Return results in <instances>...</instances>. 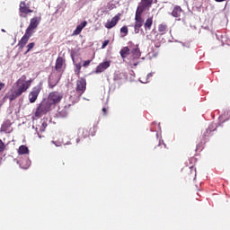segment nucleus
I'll list each match as a JSON object with an SVG mask.
<instances>
[{
	"mask_svg": "<svg viewBox=\"0 0 230 230\" xmlns=\"http://www.w3.org/2000/svg\"><path fill=\"white\" fill-rule=\"evenodd\" d=\"M39 24H40L39 18L33 17L32 19H31L30 24L27 27L25 31L31 35H33V33L35 32V30H37V28L39 27Z\"/></svg>",
	"mask_w": 230,
	"mask_h": 230,
	"instance_id": "obj_8",
	"label": "nucleus"
},
{
	"mask_svg": "<svg viewBox=\"0 0 230 230\" xmlns=\"http://www.w3.org/2000/svg\"><path fill=\"white\" fill-rule=\"evenodd\" d=\"M102 112H103L104 116H106L107 115V108H102Z\"/></svg>",
	"mask_w": 230,
	"mask_h": 230,
	"instance_id": "obj_35",
	"label": "nucleus"
},
{
	"mask_svg": "<svg viewBox=\"0 0 230 230\" xmlns=\"http://www.w3.org/2000/svg\"><path fill=\"white\" fill-rule=\"evenodd\" d=\"M15 89L9 95L10 102L17 100L23 93H27L28 89L31 87V80H28L26 75H22L14 84Z\"/></svg>",
	"mask_w": 230,
	"mask_h": 230,
	"instance_id": "obj_1",
	"label": "nucleus"
},
{
	"mask_svg": "<svg viewBox=\"0 0 230 230\" xmlns=\"http://www.w3.org/2000/svg\"><path fill=\"white\" fill-rule=\"evenodd\" d=\"M120 33L124 34L123 37H127V35H128V27L123 26L120 28Z\"/></svg>",
	"mask_w": 230,
	"mask_h": 230,
	"instance_id": "obj_27",
	"label": "nucleus"
},
{
	"mask_svg": "<svg viewBox=\"0 0 230 230\" xmlns=\"http://www.w3.org/2000/svg\"><path fill=\"white\" fill-rule=\"evenodd\" d=\"M0 132L10 134V132H12V122L10 120H5L1 126Z\"/></svg>",
	"mask_w": 230,
	"mask_h": 230,
	"instance_id": "obj_13",
	"label": "nucleus"
},
{
	"mask_svg": "<svg viewBox=\"0 0 230 230\" xmlns=\"http://www.w3.org/2000/svg\"><path fill=\"white\" fill-rule=\"evenodd\" d=\"M129 65H130L131 66H138V65H139V62L129 61Z\"/></svg>",
	"mask_w": 230,
	"mask_h": 230,
	"instance_id": "obj_33",
	"label": "nucleus"
},
{
	"mask_svg": "<svg viewBox=\"0 0 230 230\" xmlns=\"http://www.w3.org/2000/svg\"><path fill=\"white\" fill-rule=\"evenodd\" d=\"M76 143H77V144L80 143V137H77V138H76Z\"/></svg>",
	"mask_w": 230,
	"mask_h": 230,
	"instance_id": "obj_39",
	"label": "nucleus"
},
{
	"mask_svg": "<svg viewBox=\"0 0 230 230\" xmlns=\"http://www.w3.org/2000/svg\"><path fill=\"white\" fill-rule=\"evenodd\" d=\"M216 3H224V1H226V0H215Z\"/></svg>",
	"mask_w": 230,
	"mask_h": 230,
	"instance_id": "obj_37",
	"label": "nucleus"
},
{
	"mask_svg": "<svg viewBox=\"0 0 230 230\" xmlns=\"http://www.w3.org/2000/svg\"><path fill=\"white\" fill-rule=\"evenodd\" d=\"M40 91H42V84H38L32 88L31 92L29 93L30 103H35V102H37Z\"/></svg>",
	"mask_w": 230,
	"mask_h": 230,
	"instance_id": "obj_6",
	"label": "nucleus"
},
{
	"mask_svg": "<svg viewBox=\"0 0 230 230\" xmlns=\"http://www.w3.org/2000/svg\"><path fill=\"white\" fill-rule=\"evenodd\" d=\"M6 150V146L4 145V142L0 139V154L4 152Z\"/></svg>",
	"mask_w": 230,
	"mask_h": 230,
	"instance_id": "obj_29",
	"label": "nucleus"
},
{
	"mask_svg": "<svg viewBox=\"0 0 230 230\" xmlns=\"http://www.w3.org/2000/svg\"><path fill=\"white\" fill-rule=\"evenodd\" d=\"M47 127H48V122L45 119H42L40 121V126H39V128H36V130L39 132H45ZM39 132H38L39 137H42Z\"/></svg>",
	"mask_w": 230,
	"mask_h": 230,
	"instance_id": "obj_17",
	"label": "nucleus"
},
{
	"mask_svg": "<svg viewBox=\"0 0 230 230\" xmlns=\"http://www.w3.org/2000/svg\"><path fill=\"white\" fill-rule=\"evenodd\" d=\"M4 83L0 81V91H3V89H4Z\"/></svg>",
	"mask_w": 230,
	"mask_h": 230,
	"instance_id": "obj_34",
	"label": "nucleus"
},
{
	"mask_svg": "<svg viewBox=\"0 0 230 230\" xmlns=\"http://www.w3.org/2000/svg\"><path fill=\"white\" fill-rule=\"evenodd\" d=\"M190 172H193V170H195V167L190 166Z\"/></svg>",
	"mask_w": 230,
	"mask_h": 230,
	"instance_id": "obj_38",
	"label": "nucleus"
},
{
	"mask_svg": "<svg viewBox=\"0 0 230 230\" xmlns=\"http://www.w3.org/2000/svg\"><path fill=\"white\" fill-rule=\"evenodd\" d=\"M33 48H35V42L29 43L27 45V51H26V53H30V51L32 50Z\"/></svg>",
	"mask_w": 230,
	"mask_h": 230,
	"instance_id": "obj_28",
	"label": "nucleus"
},
{
	"mask_svg": "<svg viewBox=\"0 0 230 230\" xmlns=\"http://www.w3.org/2000/svg\"><path fill=\"white\" fill-rule=\"evenodd\" d=\"M60 80V78L56 79L55 81H53L51 78L49 81V85L50 89H53V87H55L57 85V84H58V81Z\"/></svg>",
	"mask_w": 230,
	"mask_h": 230,
	"instance_id": "obj_26",
	"label": "nucleus"
},
{
	"mask_svg": "<svg viewBox=\"0 0 230 230\" xmlns=\"http://www.w3.org/2000/svg\"><path fill=\"white\" fill-rule=\"evenodd\" d=\"M87 89V81L85 78L81 77L79 80L76 82V88L75 91L79 96H82L84 93H85V90Z\"/></svg>",
	"mask_w": 230,
	"mask_h": 230,
	"instance_id": "obj_7",
	"label": "nucleus"
},
{
	"mask_svg": "<svg viewBox=\"0 0 230 230\" xmlns=\"http://www.w3.org/2000/svg\"><path fill=\"white\" fill-rule=\"evenodd\" d=\"M158 146H161V143H160V144H158Z\"/></svg>",
	"mask_w": 230,
	"mask_h": 230,
	"instance_id": "obj_41",
	"label": "nucleus"
},
{
	"mask_svg": "<svg viewBox=\"0 0 230 230\" xmlns=\"http://www.w3.org/2000/svg\"><path fill=\"white\" fill-rule=\"evenodd\" d=\"M152 24H154V18H147L144 23L145 30H152Z\"/></svg>",
	"mask_w": 230,
	"mask_h": 230,
	"instance_id": "obj_23",
	"label": "nucleus"
},
{
	"mask_svg": "<svg viewBox=\"0 0 230 230\" xmlns=\"http://www.w3.org/2000/svg\"><path fill=\"white\" fill-rule=\"evenodd\" d=\"M158 31L161 35H165L168 32V25L166 23H161L158 26Z\"/></svg>",
	"mask_w": 230,
	"mask_h": 230,
	"instance_id": "obj_24",
	"label": "nucleus"
},
{
	"mask_svg": "<svg viewBox=\"0 0 230 230\" xmlns=\"http://www.w3.org/2000/svg\"><path fill=\"white\" fill-rule=\"evenodd\" d=\"M193 177H197V170L194 169V172H192Z\"/></svg>",
	"mask_w": 230,
	"mask_h": 230,
	"instance_id": "obj_36",
	"label": "nucleus"
},
{
	"mask_svg": "<svg viewBox=\"0 0 230 230\" xmlns=\"http://www.w3.org/2000/svg\"><path fill=\"white\" fill-rule=\"evenodd\" d=\"M181 13H182V8H181V6L179 5L174 6L172 12V17H176V18L180 17Z\"/></svg>",
	"mask_w": 230,
	"mask_h": 230,
	"instance_id": "obj_22",
	"label": "nucleus"
},
{
	"mask_svg": "<svg viewBox=\"0 0 230 230\" xmlns=\"http://www.w3.org/2000/svg\"><path fill=\"white\" fill-rule=\"evenodd\" d=\"M150 77H152V74L147 75V78H150Z\"/></svg>",
	"mask_w": 230,
	"mask_h": 230,
	"instance_id": "obj_40",
	"label": "nucleus"
},
{
	"mask_svg": "<svg viewBox=\"0 0 230 230\" xmlns=\"http://www.w3.org/2000/svg\"><path fill=\"white\" fill-rule=\"evenodd\" d=\"M20 167L22 168V170H28L30 166H31V161H30V158H24L20 160Z\"/></svg>",
	"mask_w": 230,
	"mask_h": 230,
	"instance_id": "obj_14",
	"label": "nucleus"
},
{
	"mask_svg": "<svg viewBox=\"0 0 230 230\" xmlns=\"http://www.w3.org/2000/svg\"><path fill=\"white\" fill-rule=\"evenodd\" d=\"M154 0H141L139 5L137 8V12H145V10H150Z\"/></svg>",
	"mask_w": 230,
	"mask_h": 230,
	"instance_id": "obj_9",
	"label": "nucleus"
},
{
	"mask_svg": "<svg viewBox=\"0 0 230 230\" xmlns=\"http://www.w3.org/2000/svg\"><path fill=\"white\" fill-rule=\"evenodd\" d=\"M109 67H111V61H104L99 64V66L95 69V73L97 75L100 73H103V71L109 69Z\"/></svg>",
	"mask_w": 230,
	"mask_h": 230,
	"instance_id": "obj_12",
	"label": "nucleus"
},
{
	"mask_svg": "<svg viewBox=\"0 0 230 230\" xmlns=\"http://www.w3.org/2000/svg\"><path fill=\"white\" fill-rule=\"evenodd\" d=\"M18 155H30V149L28 146L22 145L18 148Z\"/></svg>",
	"mask_w": 230,
	"mask_h": 230,
	"instance_id": "obj_18",
	"label": "nucleus"
},
{
	"mask_svg": "<svg viewBox=\"0 0 230 230\" xmlns=\"http://www.w3.org/2000/svg\"><path fill=\"white\" fill-rule=\"evenodd\" d=\"M62 98H64V94L59 92H51L49 94L48 102L50 105H57V103H60L62 102Z\"/></svg>",
	"mask_w": 230,
	"mask_h": 230,
	"instance_id": "obj_4",
	"label": "nucleus"
},
{
	"mask_svg": "<svg viewBox=\"0 0 230 230\" xmlns=\"http://www.w3.org/2000/svg\"><path fill=\"white\" fill-rule=\"evenodd\" d=\"M70 107H71V105H68V106H65L62 110H59L58 116L60 118H66V116L69 114Z\"/></svg>",
	"mask_w": 230,
	"mask_h": 230,
	"instance_id": "obj_20",
	"label": "nucleus"
},
{
	"mask_svg": "<svg viewBox=\"0 0 230 230\" xmlns=\"http://www.w3.org/2000/svg\"><path fill=\"white\" fill-rule=\"evenodd\" d=\"M121 19V13L116 14L111 20H108L105 23V28L107 30H111V28H114L118 22H119V20Z\"/></svg>",
	"mask_w": 230,
	"mask_h": 230,
	"instance_id": "obj_10",
	"label": "nucleus"
},
{
	"mask_svg": "<svg viewBox=\"0 0 230 230\" xmlns=\"http://www.w3.org/2000/svg\"><path fill=\"white\" fill-rule=\"evenodd\" d=\"M119 55L121 58H127L130 55V49L128 47H123L119 51Z\"/></svg>",
	"mask_w": 230,
	"mask_h": 230,
	"instance_id": "obj_21",
	"label": "nucleus"
},
{
	"mask_svg": "<svg viewBox=\"0 0 230 230\" xmlns=\"http://www.w3.org/2000/svg\"><path fill=\"white\" fill-rule=\"evenodd\" d=\"M86 26H87V22L86 21L82 22L79 25H77V27L74 31V35H80V33H82V30H84Z\"/></svg>",
	"mask_w": 230,
	"mask_h": 230,
	"instance_id": "obj_16",
	"label": "nucleus"
},
{
	"mask_svg": "<svg viewBox=\"0 0 230 230\" xmlns=\"http://www.w3.org/2000/svg\"><path fill=\"white\" fill-rule=\"evenodd\" d=\"M63 66H64V58L58 57L56 60L55 69L56 71H62Z\"/></svg>",
	"mask_w": 230,
	"mask_h": 230,
	"instance_id": "obj_19",
	"label": "nucleus"
},
{
	"mask_svg": "<svg viewBox=\"0 0 230 230\" xmlns=\"http://www.w3.org/2000/svg\"><path fill=\"white\" fill-rule=\"evenodd\" d=\"M109 42H111V40H104L102 45V49H105V48H107V46H109Z\"/></svg>",
	"mask_w": 230,
	"mask_h": 230,
	"instance_id": "obj_30",
	"label": "nucleus"
},
{
	"mask_svg": "<svg viewBox=\"0 0 230 230\" xmlns=\"http://www.w3.org/2000/svg\"><path fill=\"white\" fill-rule=\"evenodd\" d=\"M28 13H33V10L30 8V4H26V2H21L19 4V16L26 19Z\"/></svg>",
	"mask_w": 230,
	"mask_h": 230,
	"instance_id": "obj_5",
	"label": "nucleus"
},
{
	"mask_svg": "<svg viewBox=\"0 0 230 230\" xmlns=\"http://www.w3.org/2000/svg\"><path fill=\"white\" fill-rule=\"evenodd\" d=\"M75 74L76 75V76L78 78H80V73L82 71V64L81 63H77L75 65Z\"/></svg>",
	"mask_w": 230,
	"mask_h": 230,
	"instance_id": "obj_25",
	"label": "nucleus"
},
{
	"mask_svg": "<svg viewBox=\"0 0 230 230\" xmlns=\"http://www.w3.org/2000/svg\"><path fill=\"white\" fill-rule=\"evenodd\" d=\"M132 58L133 59L139 58L141 57V51L139 50V46L135 45L131 49Z\"/></svg>",
	"mask_w": 230,
	"mask_h": 230,
	"instance_id": "obj_15",
	"label": "nucleus"
},
{
	"mask_svg": "<svg viewBox=\"0 0 230 230\" xmlns=\"http://www.w3.org/2000/svg\"><path fill=\"white\" fill-rule=\"evenodd\" d=\"M31 36L32 34H30V32L25 31V34L22 37V39L18 42V48H20V49H22L24 46L28 44V40H30Z\"/></svg>",
	"mask_w": 230,
	"mask_h": 230,
	"instance_id": "obj_11",
	"label": "nucleus"
},
{
	"mask_svg": "<svg viewBox=\"0 0 230 230\" xmlns=\"http://www.w3.org/2000/svg\"><path fill=\"white\" fill-rule=\"evenodd\" d=\"M49 111H51V104L48 100H43L37 107L34 116L35 118H41L44 114H48Z\"/></svg>",
	"mask_w": 230,
	"mask_h": 230,
	"instance_id": "obj_2",
	"label": "nucleus"
},
{
	"mask_svg": "<svg viewBox=\"0 0 230 230\" xmlns=\"http://www.w3.org/2000/svg\"><path fill=\"white\" fill-rule=\"evenodd\" d=\"M91 62H93V60H85L83 63V67H87L88 66L91 65Z\"/></svg>",
	"mask_w": 230,
	"mask_h": 230,
	"instance_id": "obj_31",
	"label": "nucleus"
},
{
	"mask_svg": "<svg viewBox=\"0 0 230 230\" xmlns=\"http://www.w3.org/2000/svg\"><path fill=\"white\" fill-rule=\"evenodd\" d=\"M83 136L84 137H89V130L83 129Z\"/></svg>",
	"mask_w": 230,
	"mask_h": 230,
	"instance_id": "obj_32",
	"label": "nucleus"
},
{
	"mask_svg": "<svg viewBox=\"0 0 230 230\" xmlns=\"http://www.w3.org/2000/svg\"><path fill=\"white\" fill-rule=\"evenodd\" d=\"M143 24H145V20L143 19V13L141 11H136L134 25L135 33H139V31L143 27Z\"/></svg>",
	"mask_w": 230,
	"mask_h": 230,
	"instance_id": "obj_3",
	"label": "nucleus"
}]
</instances>
